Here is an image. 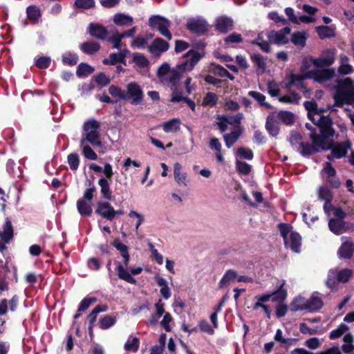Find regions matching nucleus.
<instances>
[{"label": "nucleus", "instance_id": "nucleus-4", "mask_svg": "<svg viewBox=\"0 0 354 354\" xmlns=\"http://www.w3.org/2000/svg\"><path fill=\"white\" fill-rule=\"evenodd\" d=\"M100 123L93 119L86 121L83 126L84 132L81 140L89 142L93 146L102 147L100 138Z\"/></svg>", "mask_w": 354, "mask_h": 354}, {"label": "nucleus", "instance_id": "nucleus-29", "mask_svg": "<svg viewBox=\"0 0 354 354\" xmlns=\"http://www.w3.org/2000/svg\"><path fill=\"white\" fill-rule=\"evenodd\" d=\"M114 247L120 252L121 256L124 259V266H127L129 262V254L128 252V247L122 243L119 239H116L113 242Z\"/></svg>", "mask_w": 354, "mask_h": 354}, {"label": "nucleus", "instance_id": "nucleus-44", "mask_svg": "<svg viewBox=\"0 0 354 354\" xmlns=\"http://www.w3.org/2000/svg\"><path fill=\"white\" fill-rule=\"evenodd\" d=\"M353 336L347 333L344 337V344L342 346V351L346 353H350L354 350Z\"/></svg>", "mask_w": 354, "mask_h": 354}, {"label": "nucleus", "instance_id": "nucleus-35", "mask_svg": "<svg viewBox=\"0 0 354 354\" xmlns=\"http://www.w3.org/2000/svg\"><path fill=\"white\" fill-rule=\"evenodd\" d=\"M252 61L257 67V73L263 74L266 71V63L264 58L259 54L255 53L251 55Z\"/></svg>", "mask_w": 354, "mask_h": 354}, {"label": "nucleus", "instance_id": "nucleus-18", "mask_svg": "<svg viewBox=\"0 0 354 354\" xmlns=\"http://www.w3.org/2000/svg\"><path fill=\"white\" fill-rule=\"evenodd\" d=\"M317 194L318 198L325 202L324 207L326 209L328 206H330V201L333 199L332 192L327 185H323L317 188Z\"/></svg>", "mask_w": 354, "mask_h": 354}, {"label": "nucleus", "instance_id": "nucleus-7", "mask_svg": "<svg viewBox=\"0 0 354 354\" xmlns=\"http://www.w3.org/2000/svg\"><path fill=\"white\" fill-rule=\"evenodd\" d=\"M351 275L352 271L347 268L340 270L337 269L330 270L326 284L328 288L334 289L337 287L338 283L347 282Z\"/></svg>", "mask_w": 354, "mask_h": 354}, {"label": "nucleus", "instance_id": "nucleus-52", "mask_svg": "<svg viewBox=\"0 0 354 354\" xmlns=\"http://www.w3.org/2000/svg\"><path fill=\"white\" fill-rule=\"evenodd\" d=\"M299 100L300 96L295 93L283 95L279 99V102L288 104H297Z\"/></svg>", "mask_w": 354, "mask_h": 354}, {"label": "nucleus", "instance_id": "nucleus-20", "mask_svg": "<svg viewBox=\"0 0 354 354\" xmlns=\"http://www.w3.org/2000/svg\"><path fill=\"white\" fill-rule=\"evenodd\" d=\"M168 48L169 44L167 42L161 39H156L148 46V50L151 54L158 56L163 52H165Z\"/></svg>", "mask_w": 354, "mask_h": 354}, {"label": "nucleus", "instance_id": "nucleus-34", "mask_svg": "<svg viewBox=\"0 0 354 354\" xmlns=\"http://www.w3.org/2000/svg\"><path fill=\"white\" fill-rule=\"evenodd\" d=\"M291 310L293 311L308 310V299L303 297H297L290 305Z\"/></svg>", "mask_w": 354, "mask_h": 354}, {"label": "nucleus", "instance_id": "nucleus-38", "mask_svg": "<svg viewBox=\"0 0 354 354\" xmlns=\"http://www.w3.org/2000/svg\"><path fill=\"white\" fill-rule=\"evenodd\" d=\"M88 142L80 140V147L82 150L83 155L87 159L95 160H97V156L88 145Z\"/></svg>", "mask_w": 354, "mask_h": 354}, {"label": "nucleus", "instance_id": "nucleus-11", "mask_svg": "<svg viewBox=\"0 0 354 354\" xmlns=\"http://www.w3.org/2000/svg\"><path fill=\"white\" fill-rule=\"evenodd\" d=\"M125 95L127 96L126 100H130L132 104H141L144 97L140 86L135 82H130L127 85Z\"/></svg>", "mask_w": 354, "mask_h": 354}, {"label": "nucleus", "instance_id": "nucleus-21", "mask_svg": "<svg viewBox=\"0 0 354 354\" xmlns=\"http://www.w3.org/2000/svg\"><path fill=\"white\" fill-rule=\"evenodd\" d=\"M353 71V68L350 64L349 58L344 55H341L339 56V66L337 68L339 74L342 75H346L352 73Z\"/></svg>", "mask_w": 354, "mask_h": 354}, {"label": "nucleus", "instance_id": "nucleus-47", "mask_svg": "<svg viewBox=\"0 0 354 354\" xmlns=\"http://www.w3.org/2000/svg\"><path fill=\"white\" fill-rule=\"evenodd\" d=\"M139 339L136 337H129L124 344V349L127 351L136 353L139 348Z\"/></svg>", "mask_w": 354, "mask_h": 354}, {"label": "nucleus", "instance_id": "nucleus-62", "mask_svg": "<svg viewBox=\"0 0 354 354\" xmlns=\"http://www.w3.org/2000/svg\"><path fill=\"white\" fill-rule=\"evenodd\" d=\"M237 155L244 159L251 160L253 158L252 151L248 148L240 147L237 149Z\"/></svg>", "mask_w": 354, "mask_h": 354}, {"label": "nucleus", "instance_id": "nucleus-43", "mask_svg": "<svg viewBox=\"0 0 354 354\" xmlns=\"http://www.w3.org/2000/svg\"><path fill=\"white\" fill-rule=\"evenodd\" d=\"M81 50L86 54H93L100 49V44L94 41L84 42L80 45Z\"/></svg>", "mask_w": 354, "mask_h": 354}, {"label": "nucleus", "instance_id": "nucleus-33", "mask_svg": "<svg viewBox=\"0 0 354 354\" xmlns=\"http://www.w3.org/2000/svg\"><path fill=\"white\" fill-rule=\"evenodd\" d=\"M162 127L166 133H176L180 130V121L178 119H173L163 123Z\"/></svg>", "mask_w": 354, "mask_h": 354}, {"label": "nucleus", "instance_id": "nucleus-16", "mask_svg": "<svg viewBox=\"0 0 354 354\" xmlns=\"http://www.w3.org/2000/svg\"><path fill=\"white\" fill-rule=\"evenodd\" d=\"M188 29L196 33H203L208 29V25L203 19H192L187 23Z\"/></svg>", "mask_w": 354, "mask_h": 354}, {"label": "nucleus", "instance_id": "nucleus-1", "mask_svg": "<svg viewBox=\"0 0 354 354\" xmlns=\"http://www.w3.org/2000/svg\"><path fill=\"white\" fill-rule=\"evenodd\" d=\"M335 62L333 52L326 50L318 57L305 58L301 66V74L291 73L283 81L286 88L300 86L305 79H313L326 87H333L336 92L334 95L335 104L340 106L344 104L354 103V82L350 78L339 80L334 68L313 69L332 65Z\"/></svg>", "mask_w": 354, "mask_h": 354}, {"label": "nucleus", "instance_id": "nucleus-19", "mask_svg": "<svg viewBox=\"0 0 354 354\" xmlns=\"http://www.w3.org/2000/svg\"><path fill=\"white\" fill-rule=\"evenodd\" d=\"M95 212L104 218L113 219V207L108 202H98Z\"/></svg>", "mask_w": 354, "mask_h": 354}, {"label": "nucleus", "instance_id": "nucleus-25", "mask_svg": "<svg viewBox=\"0 0 354 354\" xmlns=\"http://www.w3.org/2000/svg\"><path fill=\"white\" fill-rule=\"evenodd\" d=\"M174 176L178 184L187 185L188 182L187 174L182 171V166L178 162H176L174 165Z\"/></svg>", "mask_w": 354, "mask_h": 354}, {"label": "nucleus", "instance_id": "nucleus-54", "mask_svg": "<svg viewBox=\"0 0 354 354\" xmlns=\"http://www.w3.org/2000/svg\"><path fill=\"white\" fill-rule=\"evenodd\" d=\"M122 39L120 38V35H119V32H116L114 34L112 37H111L109 39L110 43L112 44L113 48L116 49H122V47L124 46L122 41Z\"/></svg>", "mask_w": 354, "mask_h": 354}, {"label": "nucleus", "instance_id": "nucleus-53", "mask_svg": "<svg viewBox=\"0 0 354 354\" xmlns=\"http://www.w3.org/2000/svg\"><path fill=\"white\" fill-rule=\"evenodd\" d=\"M348 330V326L344 324H340L337 328L333 330L330 333V339L338 338Z\"/></svg>", "mask_w": 354, "mask_h": 354}, {"label": "nucleus", "instance_id": "nucleus-60", "mask_svg": "<svg viewBox=\"0 0 354 354\" xmlns=\"http://www.w3.org/2000/svg\"><path fill=\"white\" fill-rule=\"evenodd\" d=\"M147 39L144 37H133L131 43V46L134 48H141L147 44Z\"/></svg>", "mask_w": 354, "mask_h": 354}, {"label": "nucleus", "instance_id": "nucleus-28", "mask_svg": "<svg viewBox=\"0 0 354 354\" xmlns=\"http://www.w3.org/2000/svg\"><path fill=\"white\" fill-rule=\"evenodd\" d=\"M241 133V131L239 129V127L234 128V129H233V131L230 133H225L223 136V138L225 142L226 147L227 148L232 147V145L239 139Z\"/></svg>", "mask_w": 354, "mask_h": 354}, {"label": "nucleus", "instance_id": "nucleus-37", "mask_svg": "<svg viewBox=\"0 0 354 354\" xmlns=\"http://www.w3.org/2000/svg\"><path fill=\"white\" fill-rule=\"evenodd\" d=\"M330 230L335 234H340L344 231V222L340 218L330 219L328 223Z\"/></svg>", "mask_w": 354, "mask_h": 354}, {"label": "nucleus", "instance_id": "nucleus-22", "mask_svg": "<svg viewBox=\"0 0 354 354\" xmlns=\"http://www.w3.org/2000/svg\"><path fill=\"white\" fill-rule=\"evenodd\" d=\"M215 27L218 31L226 32L232 29L233 21L230 18L220 17L216 20Z\"/></svg>", "mask_w": 354, "mask_h": 354}, {"label": "nucleus", "instance_id": "nucleus-56", "mask_svg": "<svg viewBox=\"0 0 354 354\" xmlns=\"http://www.w3.org/2000/svg\"><path fill=\"white\" fill-rule=\"evenodd\" d=\"M62 60L65 64L75 65L77 62L78 57L75 54L67 52L62 55Z\"/></svg>", "mask_w": 354, "mask_h": 354}, {"label": "nucleus", "instance_id": "nucleus-32", "mask_svg": "<svg viewBox=\"0 0 354 354\" xmlns=\"http://www.w3.org/2000/svg\"><path fill=\"white\" fill-rule=\"evenodd\" d=\"M266 129L272 136H276L279 133V125L273 115H270L267 118Z\"/></svg>", "mask_w": 354, "mask_h": 354}, {"label": "nucleus", "instance_id": "nucleus-24", "mask_svg": "<svg viewBox=\"0 0 354 354\" xmlns=\"http://www.w3.org/2000/svg\"><path fill=\"white\" fill-rule=\"evenodd\" d=\"M353 245L348 240H344L338 251L339 257L341 259L351 258L353 254Z\"/></svg>", "mask_w": 354, "mask_h": 354}, {"label": "nucleus", "instance_id": "nucleus-45", "mask_svg": "<svg viewBox=\"0 0 354 354\" xmlns=\"http://www.w3.org/2000/svg\"><path fill=\"white\" fill-rule=\"evenodd\" d=\"M267 33L261 32L259 34L257 38L252 43L257 45L264 52L268 53L270 50L269 43L263 39L264 35Z\"/></svg>", "mask_w": 354, "mask_h": 354}, {"label": "nucleus", "instance_id": "nucleus-46", "mask_svg": "<svg viewBox=\"0 0 354 354\" xmlns=\"http://www.w3.org/2000/svg\"><path fill=\"white\" fill-rule=\"evenodd\" d=\"M132 60L139 68H145L149 65V61L147 57L143 54L139 53H135L132 55Z\"/></svg>", "mask_w": 354, "mask_h": 354}, {"label": "nucleus", "instance_id": "nucleus-13", "mask_svg": "<svg viewBox=\"0 0 354 354\" xmlns=\"http://www.w3.org/2000/svg\"><path fill=\"white\" fill-rule=\"evenodd\" d=\"M149 24L152 28L158 30L167 39H171V34L169 30L170 23L167 19L159 16H155L149 19Z\"/></svg>", "mask_w": 354, "mask_h": 354}, {"label": "nucleus", "instance_id": "nucleus-3", "mask_svg": "<svg viewBox=\"0 0 354 354\" xmlns=\"http://www.w3.org/2000/svg\"><path fill=\"white\" fill-rule=\"evenodd\" d=\"M310 136L312 140V146L304 144L301 140V135L296 132L291 133L289 141L293 148L302 155H310L319 150H327L331 146V142L327 138L319 140V138H317L313 132Z\"/></svg>", "mask_w": 354, "mask_h": 354}, {"label": "nucleus", "instance_id": "nucleus-12", "mask_svg": "<svg viewBox=\"0 0 354 354\" xmlns=\"http://www.w3.org/2000/svg\"><path fill=\"white\" fill-rule=\"evenodd\" d=\"M291 29L289 27H285L279 30H272L267 32L266 36L271 43L277 44H286L289 42V36Z\"/></svg>", "mask_w": 354, "mask_h": 354}, {"label": "nucleus", "instance_id": "nucleus-31", "mask_svg": "<svg viewBox=\"0 0 354 354\" xmlns=\"http://www.w3.org/2000/svg\"><path fill=\"white\" fill-rule=\"evenodd\" d=\"M77 208L78 212L82 216H90L92 213V207L89 202L84 199H80L77 202Z\"/></svg>", "mask_w": 354, "mask_h": 354}, {"label": "nucleus", "instance_id": "nucleus-9", "mask_svg": "<svg viewBox=\"0 0 354 354\" xmlns=\"http://www.w3.org/2000/svg\"><path fill=\"white\" fill-rule=\"evenodd\" d=\"M203 56V53L198 51L189 50L185 55V57H188L189 59L176 66L180 76L182 77L183 74L191 71Z\"/></svg>", "mask_w": 354, "mask_h": 354}, {"label": "nucleus", "instance_id": "nucleus-64", "mask_svg": "<svg viewBox=\"0 0 354 354\" xmlns=\"http://www.w3.org/2000/svg\"><path fill=\"white\" fill-rule=\"evenodd\" d=\"M68 162L70 165V167L72 169H73V170L77 169L79 166V162H80L78 156L75 153L70 154L68 156Z\"/></svg>", "mask_w": 354, "mask_h": 354}, {"label": "nucleus", "instance_id": "nucleus-23", "mask_svg": "<svg viewBox=\"0 0 354 354\" xmlns=\"http://www.w3.org/2000/svg\"><path fill=\"white\" fill-rule=\"evenodd\" d=\"M237 273L233 270H227L218 283V288L223 289L229 286L230 283L236 281Z\"/></svg>", "mask_w": 354, "mask_h": 354}, {"label": "nucleus", "instance_id": "nucleus-27", "mask_svg": "<svg viewBox=\"0 0 354 354\" xmlns=\"http://www.w3.org/2000/svg\"><path fill=\"white\" fill-rule=\"evenodd\" d=\"M113 20V22L119 26H129L133 23L132 17L123 13L115 14Z\"/></svg>", "mask_w": 354, "mask_h": 354}, {"label": "nucleus", "instance_id": "nucleus-61", "mask_svg": "<svg viewBox=\"0 0 354 354\" xmlns=\"http://www.w3.org/2000/svg\"><path fill=\"white\" fill-rule=\"evenodd\" d=\"M278 115L286 124H290L294 121L293 114L289 111H280Z\"/></svg>", "mask_w": 354, "mask_h": 354}, {"label": "nucleus", "instance_id": "nucleus-51", "mask_svg": "<svg viewBox=\"0 0 354 354\" xmlns=\"http://www.w3.org/2000/svg\"><path fill=\"white\" fill-rule=\"evenodd\" d=\"M322 174L326 179L330 178L335 176L336 171L330 162H326L322 170Z\"/></svg>", "mask_w": 354, "mask_h": 354}, {"label": "nucleus", "instance_id": "nucleus-41", "mask_svg": "<svg viewBox=\"0 0 354 354\" xmlns=\"http://www.w3.org/2000/svg\"><path fill=\"white\" fill-rule=\"evenodd\" d=\"M109 94L114 98L115 102L126 100L125 92L119 86L115 85H111L109 88Z\"/></svg>", "mask_w": 354, "mask_h": 354}, {"label": "nucleus", "instance_id": "nucleus-17", "mask_svg": "<svg viewBox=\"0 0 354 354\" xmlns=\"http://www.w3.org/2000/svg\"><path fill=\"white\" fill-rule=\"evenodd\" d=\"M308 35V30L295 31L291 35L290 41L296 47L303 48L306 44Z\"/></svg>", "mask_w": 354, "mask_h": 354}, {"label": "nucleus", "instance_id": "nucleus-6", "mask_svg": "<svg viewBox=\"0 0 354 354\" xmlns=\"http://www.w3.org/2000/svg\"><path fill=\"white\" fill-rule=\"evenodd\" d=\"M279 227L286 246L295 252H299L301 246L300 235L292 231V226L288 224H280Z\"/></svg>", "mask_w": 354, "mask_h": 354}, {"label": "nucleus", "instance_id": "nucleus-30", "mask_svg": "<svg viewBox=\"0 0 354 354\" xmlns=\"http://www.w3.org/2000/svg\"><path fill=\"white\" fill-rule=\"evenodd\" d=\"M88 32L91 35L99 39H104L106 36L105 28L98 24H90Z\"/></svg>", "mask_w": 354, "mask_h": 354}, {"label": "nucleus", "instance_id": "nucleus-42", "mask_svg": "<svg viewBox=\"0 0 354 354\" xmlns=\"http://www.w3.org/2000/svg\"><path fill=\"white\" fill-rule=\"evenodd\" d=\"M98 185L100 187V192L102 196L105 199L110 200L111 198V192L108 180L105 178H100L98 180Z\"/></svg>", "mask_w": 354, "mask_h": 354}, {"label": "nucleus", "instance_id": "nucleus-55", "mask_svg": "<svg viewBox=\"0 0 354 354\" xmlns=\"http://www.w3.org/2000/svg\"><path fill=\"white\" fill-rule=\"evenodd\" d=\"M236 167L240 174L244 175L248 174L251 171V166L249 164L239 160L236 162Z\"/></svg>", "mask_w": 354, "mask_h": 354}, {"label": "nucleus", "instance_id": "nucleus-36", "mask_svg": "<svg viewBox=\"0 0 354 354\" xmlns=\"http://www.w3.org/2000/svg\"><path fill=\"white\" fill-rule=\"evenodd\" d=\"M141 166L140 163L136 160H132L131 158H126L123 161V167L124 169V173H136V168H139Z\"/></svg>", "mask_w": 354, "mask_h": 354}, {"label": "nucleus", "instance_id": "nucleus-50", "mask_svg": "<svg viewBox=\"0 0 354 354\" xmlns=\"http://www.w3.org/2000/svg\"><path fill=\"white\" fill-rule=\"evenodd\" d=\"M94 71V68L90 65L81 63L79 64L77 68V75L80 77L81 76H87L89 74H91Z\"/></svg>", "mask_w": 354, "mask_h": 354}, {"label": "nucleus", "instance_id": "nucleus-58", "mask_svg": "<svg viewBox=\"0 0 354 354\" xmlns=\"http://www.w3.org/2000/svg\"><path fill=\"white\" fill-rule=\"evenodd\" d=\"M268 91L272 96H277L280 91V86L275 81H270L268 83Z\"/></svg>", "mask_w": 354, "mask_h": 354}, {"label": "nucleus", "instance_id": "nucleus-2", "mask_svg": "<svg viewBox=\"0 0 354 354\" xmlns=\"http://www.w3.org/2000/svg\"><path fill=\"white\" fill-rule=\"evenodd\" d=\"M304 106L308 111V115L309 119L317 126L319 134H317L315 130L313 129L311 124L306 123V127L307 129L310 130L311 133L313 132L317 138H319V140L327 138L329 140V137L334 136V130L332 129V121L328 116L324 115L323 109H318L317 105L314 101H308L304 103Z\"/></svg>", "mask_w": 354, "mask_h": 354}, {"label": "nucleus", "instance_id": "nucleus-14", "mask_svg": "<svg viewBox=\"0 0 354 354\" xmlns=\"http://www.w3.org/2000/svg\"><path fill=\"white\" fill-rule=\"evenodd\" d=\"M331 137H329L330 138ZM329 140L331 142V146L329 149H331V153L330 154L327 156V158L329 160H332L333 159H339L341 158L344 157L348 150L351 149V143L348 140H346L344 142L338 143L335 145L333 147V142L330 139Z\"/></svg>", "mask_w": 354, "mask_h": 354}, {"label": "nucleus", "instance_id": "nucleus-48", "mask_svg": "<svg viewBox=\"0 0 354 354\" xmlns=\"http://www.w3.org/2000/svg\"><path fill=\"white\" fill-rule=\"evenodd\" d=\"M129 217L135 221V229L138 231L140 226L142 224L145 217L142 214L138 213L135 210H131L128 214Z\"/></svg>", "mask_w": 354, "mask_h": 354}, {"label": "nucleus", "instance_id": "nucleus-63", "mask_svg": "<svg viewBox=\"0 0 354 354\" xmlns=\"http://www.w3.org/2000/svg\"><path fill=\"white\" fill-rule=\"evenodd\" d=\"M248 95L255 99L261 104H263L268 107H270V104L265 102L266 97L261 93L257 91H250Z\"/></svg>", "mask_w": 354, "mask_h": 354}, {"label": "nucleus", "instance_id": "nucleus-40", "mask_svg": "<svg viewBox=\"0 0 354 354\" xmlns=\"http://www.w3.org/2000/svg\"><path fill=\"white\" fill-rule=\"evenodd\" d=\"M316 32L320 39L332 37L335 35L334 30L327 26H319L316 27Z\"/></svg>", "mask_w": 354, "mask_h": 354}, {"label": "nucleus", "instance_id": "nucleus-49", "mask_svg": "<svg viewBox=\"0 0 354 354\" xmlns=\"http://www.w3.org/2000/svg\"><path fill=\"white\" fill-rule=\"evenodd\" d=\"M1 239L5 242H8L12 237V227L11 225V223L9 221H7L3 225V230L2 234H1Z\"/></svg>", "mask_w": 354, "mask_h": 354}, {"label": "nucleus", "instance_id": "nucleus-59", "mask_svg": "<svg viewBox=\"0 0 354 354\" xmlns=\"http://www.w3.org/2000/svg\"><path fill=\"white\" fill-rule=\"evenodd\" d=\"M115 322V319L111 316H105L100 321V328L102 329H106L112 326Z\"/></svg>", "mask_w": 354, "mask_h": 354}, {"label": "nucleus", "instance_id": "nucleus-39", "mask_svg": "<svg viewBox=\"0 0 354 354\" xmlns=\"http://www.w3.org/2000/svg\"><path fill=\"white\" fill-rule=\"evenodd\" d=\"M117 272L118 277L128 283H135L136 279L131 277V274L121 264L117 266Z\"/></svg>", "mask_w": 354, "mask_h": 354}, {"label": "nucleus", "instance_id": "nucleus-5", "mask_svg": "<svg viewBox=\"0 0 354 354\" xmlns=\"http://www.w3.org/2000/svg\"><path fill=\"white\" fill-rule=\"evenodd\" d=\"M158 75L160 80L170 87V89H174L175 86H178L179 81L182 77L176 67L171 68L167 63L160 66Z\"/></svg>", "mask_w": 354, "mask_h": 354}, {"label": "nucleus", "instance_id": "nucleus-10", "mask_svg": "<svg viewBox=\"0 0 354 354\" xmlns=\"http://www.w3.org/2000/svg\"><path fill=\"white\" fill-rule=\"evenodd\" d=\"M242 118V113H238L235 115H223L218 117L217 125L220 131L223 132L227 129L239 127Z\"/></svg>", "mask_w": 354, "mask_h": 354}, {"label": "nucleus", "instance_id": "nucleus-8", "mask_svg": "<svg viewBox=\"0 0 354 354\" xmlns=\"http://www.w3.org/2000/svg\"><path fill=\"white\" fill-rule=\"evenodd\" d=\"M284 283H283L279 290L276 292H273L272 293H266L261 295H258L255 297V303L253 305V309L257 310L259 308V306H261V303H265L272 299V301H282L287 296L286 291L283 288Z\"/></svg>", "mask_w": 354, "mask_h": 354}, {"label": "nucleus", "instance_id": "nucleus-57", "mask_svg": "<svg viewBox=\"0 0 354 354\" xmlns=\"http://www.w3.org/2000/svg\"><path fill=\"white\" fill-rule=\"evenodd\" d=\"M27 15L30 19L37 21L40 17V11L37 7L30 6L27 8Z\"/></svg>", "mask_w": 354, "mask_h": 354}, {"label": "nucleus", "instance_id": "nucleus-15", "mask_svg": "<svg viewBox=\"0 0 354 354\" xmlns=\"http://www.w3.org/2000/svg\"><path fill=\"white\" fill-rule=\"evenodd\" d=\"M129 55L130 51L127 48L120 49L117 53H111L109 58L104 59L103 64L114 65L118 62H121L126 65L125 58Z\"/></svg>", "mask_w": 354, "mask_h": 354}, {"label": "nucleus", "instance_id": "nucleus-26", "mask_svg": "<svg viewBox=\"0 0 354 354\" xmlns=\"http://www.w3.org/2000/svg\"><path fill=\"white\" fill-rule=\"evenodd\" d=\"M324 302L318 293H314L310 299H308V310L317 311L322 308Z\"/></svg>", "mask_w": 354, "mask_h": 354}]
</instances>
